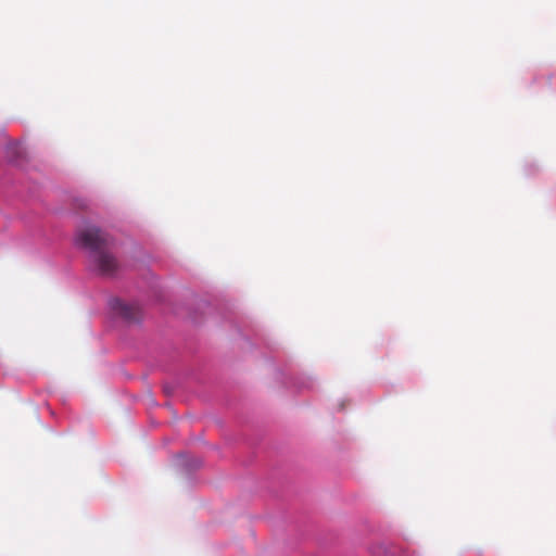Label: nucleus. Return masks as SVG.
Instances as JSON below:
<instances>
[{"mask_svg":"<svg viewBox=\"0 0 556 556\" xmlns=\"http://www.w3.org/2000/svg\"><path fill=\"white\" fill-rule=\"evenodd\" d=\"M78 244L88 250L96 269L103 276L114 275L119 264L116 257L110 252L113 239L102 229L89 226L78 231Z\"/></svg>","mask_w":556,"mask_h":556,"instance_id":"obj_1","label":"nucleus"},{"mask_svg":"<svg viewBox=\"0 0 556 556\" xmlns=\"http://www.w3.org/2000/svg\"><path fill=\"white\" fill-rule=\"evenodd\" d=\"M112 311L127 321H138L141 317V308L136 303H127L119 299L110 302Z\"/></svg>","mask_w":556,"mask_h":556,"instance_id":"obj_2","label":"nucleus"}]
</instances>
